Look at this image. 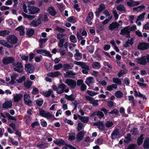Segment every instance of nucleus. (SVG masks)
I'll use <instances>...</instances> for the list:
<instances>
[{
    "label": "nucleus",
    "mask_w": 149,
    "mask_h": 149,
    "mask_svg": "<svg viewBox=\"0 0 149 149\" xmlns=\"http://www.w3.org/2000/svg\"><path fill=\"white\" fill-rule=\"evenodd\" d=\"M144 138L143 137V135L141 134L138 138L137 141V143L139 145H141L143 143Z\"/></svg>",
    "instance_id": "nucleus-45"
},
{
    "label": "nucleus",
    "mask_w": 149,
    "mask_h": 149,
    "mask_svg": "<svg viewBox=\"0 0 149 149\" xmlns=\"http://www.w3.org/2000/svg\"><path fill=\"white\" fill-rule=\"evenodd\" d=\"M22 15L24 18H27L29 20H31L32 19L35 18V16L34 15H28L24 13H22Z\"/></svg>",
    "instance_id": "nucleus-29"
},
{
    "label": "nucleus",
    "mask_w": 149,
    "mask_h": 149,
    "mask_svg": "<svg viewBox=\"0 0 149 149\" xmlns=\"http://www.w3.org/2000/svg\"><path fill=\"white\" fill-rule=\"evenodd\" d=\"M7 41L12 44H16L17 41V37L13 35H9L6 37Z\"/></svg>",
    "instance_id": "nucleus-3"
},
{
    "label": "nucleus",
    "mask_w": 149,
    "mask_h": 149,
    "mask_svg": "<svg viewBox=\"0 0 149 149\" xmlns=\"http://www.w3.org/2000/svg\"><path fill=\"white\" fill-rule=\"evenodd\" d=\"M25 70L28 73H32L34 70V66L30 63H27L25 65Z\"/></svg>",
    "instance_id": "nucleus-9"
},
{
    "label": "nucleus",
    "mask_w": 149,
    "mask_h": 149,
    "mask_svg": "<svg viewBox=\"0 0 149 149\" xmlns=\"http://www.w3.org/2000/svg\"><path fill=\"white\" fill-rule=\"evenodd\" d=\"M94 17V14L93 12H91L89 13L88 16L87 17L86 21H91Z\"/></svg>",
    "instance_id": "nucleus-37"
},
{
    "label": "nucleus",
    "mask_w": 149,
    "mask_h": 149,
    "mask_svg": "<svg viewBox=\"0 0 149 149\" xmlns=\"http://www.w3.org/2000/svg\"><path fill=\"white\" fill-rule=\"evenodd\" d=\"M47 12L52 16H54L57 13L55 8L51 6L49 7L47 9Z\"/></svg>",
    "instance_id": "nucleus-17"
},
{
    "label": "nucleus",
    "mask_w": 149,
    "mask_h": 149,
    "mask_svg": "<svg viewBox=\"0 0 149 149\" xmlns=\"http://www.w3.org/2000/svg\"><path fill=\"white\" fill-rule=\"evenodd\" d=\"M41 23V22L38 20L36 21L33 20V21L30 23V25L31 26L33 27H36L39 25Z\"/></svg>",
    "instance_id": "nucleus-27"
},
{
    "label": "nucleus",
    "mask_w": 149,
    "mask_h": 149,
    "mask_svg": "<svg viewBox=\"0 0 149 149\" xmlns=\"http://www.w3.org/2000/svg\"><path fill=\"white\" fill-rule=\"evenodd\" d=\"M67 21L72 23H75L77 21V19L74 16H72L68 17L67 19Z\"/></svg>",
    "instance_id": "nucleus-36"
},
{
    "label": "nucleus",
    "mask_w": 149,
    "mask_h": 149,
    "mask_svg": "<svg viewBox=\"0 0 149 149\" xmlns=\"http://www.w3.org/2000/svg\"><path fill=\"white\" fill-rule=\"evenodd\" d=\"M89 118L88 117L82 116L81 118V120L84 123H87L89 120Z\"/></svg>",
    "instance_id": "nucleus-47"
},
{
    "label": "nucleus",
    "mask_w": 149,
    "mask_h": 149,
    "mask_svg": "<svg viewBox=\"0 0 149 149\" xmlns=\"http://www.w3.org/2000/svg\"><path fill=\"white\" fill-rule=\"evenodd\" d=\"M118 24L117 22H112L110 24L109 26V29L112 31L115 29L118 28Z\"/></svg>",
    "instance_id": "nucleus-23"
},
{
    "label": "nucleus",
    "mask_w": 149,
    "mask_h": 149,
    "mask_svg": "<svg viewBox=\"0 0 149 149\" xmlns=\"http://www.w3.org/2000/svg\"><path fill=\"white\" fill-rule=\"evenodd\" d=\"M94 125L97 126L100 130H103L104 129V126L103 122L101 121H99L97 122L93 123Z\"/></svg>",
    "instance_id": "nucleus-12"
},
{
    "label": "nucleus",
    "mask_w": 149,
    "mask_h": 149,
    "mask_svg": "<svg viewBox=\"0 0 149 149\" xmlns=\"http://www.w3.org/2000/svg\"><path fill=\"white\" fill-rule=\"evenodd\" d=\"M65 83L67 84L72 89L74 88L77 85V82L74 80L70 79H67Z\"/></svg>",
    "instance_id": "nucleus-4"
},
{
    "label": "nucleus",
    "mask_w": 149,
    "mask_h": 149,
    "mask_svg": "<svg viewBox=\"0 0 149 149\" xmlns=\"http://www.w3.org/2000/svg\"><path fill=\"white\" fill-rule=\"evenodd\" d=\"M53 142L54 143L59 146L63 145L64 143V141L61 139H56Z\"/></svg>",
    "instance_id": "nucleus-32"
},
{
    "label": "nucleus",
    "mask_w": 149,
    "mask_h": 149,
    "mask_svg": "<svg viewBox=\"0 0 149 149\" xmlns=\"http://www.w3.org/2000/svg\"><path fill=\"white\" fill-rule=\"evenodd\" d=\"M94 82L93 78L92 77H89L86 79L85 81L86 83L88 86L93 84Z\"/></svg>",
    "instance_id": "nucleus-26"
},
{
    "label": "nucleus",
    "mask_w": 149,
    "mask_h": 149,
    "mask_svg": "<svg viewBox=\"0 0 149 149\" xmlns=\"http://www.w3.org/2000/svg\"><path fill=\"white\" fill-rule=\"evenodd\" d=\"M52 92L53 91H52L49 90L48 91L43 92V95L45 96L48 97L50 95Z\"/></svg>",
    "instance_id": "nucleus-53"
},
{
    "label": "nucleus",
    "mask_w": 149,
    "mask_h": 149,
    "mask_svg": "<svg viewBox=\"0 0 149 149\" xmlns=\"http://www.w3.org/2000/svg\"><path fill=\"white\" fill-rule=\"evenodd\" d=\"M23 8L24 12L30 14H34L38 13L40 10L39 8L33 6H29L27 9V7L25 4L23 5Z\"/></svg>",
    "instance_id": "nucleus-1"
},
{
    "label": "nucleus",
    "mask_w": 149,
    "mask_h": 149,
    "mask_svg": "<svg viewBox=\"0 0 149 149\" xmlns=\"http://www.w3.org/2000/svg\"><path fill=\"white\" fill-rule=\"evenodd\" d=\"M86 98L89 101L90 103L93 104L94 106L96 107L99 104L97 100H95L93 98L88 96H86Z\"/></svg>",
    "instance_id": "nucleus-7"
},
{
    "label": "nucleus",
    "mask_w": 149,
    "mask_h": 149,
    "mask_svg": "<svg viewBox=\"0 0 149 149\" xmlns=\"http://www.w3.org/2000/svg\"><path fill=\"white\" fill-rule=\"evenodd\" d=\"M131 31L130 27L127 26L121 30V34L126 37H128Z\"/></svg>",
    "instance_id": "nucleus-2"
},
{
    "label": "nucleus",
    "mask_w": 149,
    "mask_h": 149,
    "mask_svg": "<svg viewBox=\"0 0 149 149\" xmlns=\"http://www.w3.org/2000/svg\"><path fill=\"white\" fill-rule=\"evenodd\" d=\"M92 67L93 68L95 69H99L101 67L100 64L98 62L95 61L92 63Z\"/></svg>",
    "instance_id": "nucleus-28"
},
{
    "label": "nucleus",
    "mask_w": 149,
    "mask_h": 149,
    "mask_svg": "<svg viewBox=\"0 0 149 149\" xmlns=\"http://www.w3.org/2000/svg\"><path fill=\"white\" fill-rule=\"evenodd\" d=\"M74 64L79 65L83 69L89 70V66L86 65V63L83 62L74 61Z\"/></svg>",
    "instance_id": "nucleus-10"
},
{
    "label": "nucleus",
    "mask_w": 149,
    "mask_h": 149,
    "mask_svg": "<svg viewBox=\"0 0 149 149\" xmlns=\"http://www.w3.org/2000/svg\"><path fill=\"white\" fill-rule=\"evenodd\" d=\"M56 5L58 8L60 10L61 12L63 11L64 9V5L63 3H57L56 4Z\"/></svg>",
    "instance_id": "nucleus-41"
},
{
    "label": "nucleus",
    "mask_w": 149,
    "mask_h": 149,
    "mask_svg": "<svg viewBox=\"0 0 149 149\" xmlns=\"http://www.w3.org/2000/svg\"><path fill=\"white\" fill-rule=\"evenodd\" d=\"M32 84V82L30 80H28L24 83V86L26 88H30Z\"/></svg>",
    "instance_id": "nucleus-35"
},
{
    "label": "nucleus",
    "mask_w": 149,
    "mask_h": 149,
    "mask_svg": "<svg viewBox=\"0 0 149 149\" xmlns=\"http://www.w3.org/2000/svg\"><path fill=\"white\" fill-rule=\"evenodd\" d=\"M69 39L72 42L75 43L77 41L76 37L73 35H71L69 37Z\"/></svg>",
    "instance_id": "nucleus-52"
},
{
    "label": "nucleus",
    "mask_w": 149,
    "mask_h": 149,
    "mask_svg": "<svg viewBox=\"0 0 149 149\" xmlns=\"http://www.w3.org/2000/svg\"><path fill=\"white\" fill-rule=\"evenodd\" d=\"M24 100L25 103L27 105L30 106L31 104L32 101L30 99V96L27 93H25L24 95Z\"/></svg>",
    "instance_id": "nucleus-8"
},
{
    "label": "nucleus",
    "mask_w": 149,
    "mask_h": 149,
    "mask_svg": "<svg viewBox=\"0 0 149 149\" xmlns=\"http://www.w3.org/2000/svg\"><path fill=\"white\" fill-rule=\"evenodd\" d=\"M24 27L22 26L18 27L16 29V30H18L21 35H23L25 33Z\"/></svg>",
    "instance_id": "nucleus-34"
},
{
    "label": "nucleus",
    "mask_w": 149,
    "mask_h": 149,
    "mask_svg": "<svg viewBox=\"0 0 149 149\" xmlns=\"http://www.w3.org/2000/svg\"><path fill=\"white\" fill-rule=\"evenodd\" d=\"M143 148H144L148 149L149 148V139L146 138L143 143Z\"/></svg>",
    "instance_id": "nucleus-40"
},
{
    "label": "nucleus",
    "mask_w": 149,
    "mask_h": 149,
    "mask_svg": "<svg viewBox=\"0 0 149 149\" xmlns=\"http://www.w3.org/2000/svg\"><path fill=\"white\" fill-rule=\"evenodd\" d=\"M65 97L67 100L70 101H73L75 97L73 94L70 95H68L66 94L65 95Z\"/></svg>",
    "instance_id": "nucleus-43"
},
{
    "label": "nucleus",
    "mask_w": 149,
    "mask_h": 149,
    "mask_svg": "<svg viewBox=\"0 0 149 149\" xmlns=\"http://www.w3.org/2000/svg\"><path fill=\"white\" fill-rule=\"evenodd\" d=\"M84 127L83 124L81 123H78L77 126V129L78 131L81 130Z\"/></svg>",
    "instance_id": "nucleus-58"
},
{
    "label": "nucleus",
    "mask_w": 149,
    "mask_h": 149,
    "mask_svg": "<svg viewBox=\"0 0 149 149\" xmlns=\"http://www.w3.org/2000/svg\"><path fill=\"white\" fill-rule=\"evenodd\" d=\"M128 100L130 101V102L132 104V106H136V102L135 100L134 99V97L132 95H130L128 97Z\"/></svg>",
    "instance_id": "nucleus-31"
},
{
    "label": "nucleus",
    "mask_w": 149,
    "mask_h": 149,
    "mask_svg": "<svg viewBox=\"0 0 149 149\" xmlns=\"http://www.w3.org/2000/svg\"><path fill=\"white\" fill-rule=\"evenodd\" d=\"M127 4L130 7L134 6L139 5L140 4V3L139 1H134L130 0L129 1L127 2Z\"/></svg>",
    "instance_id": "nucleus-22"
},
{
    "label": "nucleus",
    "mask_w": 149,
    "mask_h": 149,
    "mask_svg": "<svg viewBox=\"0 0 149 149\" xmlns=\"http://www.w3.org/2000/svg\"><path fill=\"white\" fill-rule=\"evenodd\" d=\"M146 13L144 12L139 15L138 16L137 19V21H143L144 19V16L146 15Z\"/></svg>",
    "instance_id": "nucleus-42"
},
{
    "label": "nucleus",
    "mask_w": 149,
    "mask_h": 149,
    "mask_svg": "<svg viewBox=\"0 0 149 149\" xmlns=\"http://www.w3.org/2000/svg\"><path fill=\"white\" fill-rule=\"evenodd\" d=\"M103 14L106 17H108V19L111 18L110 19H111L112 17V15H110L108 11L107 10H105L103 12Z\"/></svg>",
    "instance_id": "nucleus-50"
},
{
    "label": "nucleus",
    "mask_w": 149,
    "mask_h": 149,
    "mask_svg": "<svg viewBox=\"0 0 149 149\" xmlns=\"http://www.w3.org/2000/svg\"><path fill=\"white\" fill-rule=\"evenodd\" d=\"M138 47H149V44L143 42H140Z\"/></svg>",
    "instance_id": "nucleus-59"
},
{
    "label": "nucleus",
    "mask_w": 149,
    "mask_h": 149,
    "mask_svg": "<svg viewBox=\"0 0 149 149\" xmlns=\"http://www.w3.org/2000/svg\"><path fill=\"white\" fill-rule=\"evenodd\" d=\"M12 105V102L11 101H6L2 104L3 108L6 109L11 108Z\"/></svg>",
    "instance_id": "nucleus-18"
},
{
    "label": "nucleus",
    "mask_w": 149,
    "mask_h": 149,
    "mask_svg": "<svg viewBox=\"0 0 149 149\" xmlns=\"http://www.w3.org/2000/svg\"><path fill=\"white\" fill-rule=\"evenodd\" d=\"M39 114L41 116L45 117L48 119H51L53 117L52 116L49 112L41 110L40 111Z\"/></svg>",
    "instance_id": "nucleus-6"
},
{
    "label": "nucleus",
    "mask_w": 149,
    "mask_h": 149,
    "mask_svg": "<svg viewBox=\"0 0 149 149\" xmlns=\"http://www.w3.org/2000/svg\"><path fill=\"white\" fill-rule=\"evenodd\" d=\"M34 31L32 29H28L26 31V35L27 36H31L34 33Z\"/></svg>",
    "instance_id": "nucleus-44"
},
{
    "label": "nucleus",
    "mask_w": 149,
    "mask_h": 149,
    "mask_svg": "<svg viewBox=\"0 0 149 149\" xmlns=\"http://www.w3.org/2000/svg\"><path fill=\"white\" fill-rule=\"evenodd\" d=\"M23 97V95L21 94H16L13 95V99L15 102L19 101Z\"/></svg>",
    "instance_id": "nucleus-21"
},
{
    "label": "nucleus",
    "mask_w": 149,
    "mask_h": 149,
    "mask_svg": "<svg viewBox=\"0 0 149 149\" xmlns=\"http://www.w3.org/2000/svg\"><path fill=\"white\" fill-rule=\"evenodd\" d=\"M38 19L41 22L42 21L45 22L48 20V17L46 14H44L43 15L41 14L39 15Z\"/></svg>",
    "instance_id": "nucleus-19"
},
{
    "label": "nucleus",
    "mask_w": 149,
    "mask_h": 149,
    "mask_svg": "<svg viewBox=\"0 0 149 149\" xmlns=\"http://www.w3.org/2000/svg\"><path fill=\"white\" fill-rule=\"evenodd\" d=\"M20 56L22 60L25 61L26 62H28L29 58L28 56L22 54H20Z\"/></svg>",
    "instance_id": "nucleus-56"
},
{
    "label": "nucleus",
    "mask_w": 149,
    "mask_h": 149,
    "mask_svg": "<svg viewBox=\"0 0 149 149\" xmlns=\"http://www.w3.org/2000/svg\"><path fill=\"white\" fill-rule=\"evenodd\" d=\"M87 93L91 96H95L98 94V93L92 91L87 90Z\"/></svg>",
    "instance_id": "nucleus-51"
},
{
    "label": "nucleus",
    "mask_w": 149,
    "mask_h": 149,
    "mask_svg": "<svg viewBox=\"0 0 149 149\" xmlns=\"http://www.w3.org/2000/svg\"><path fill=\"white\" fill-rule=\"evenodd\" d=\"M136 60L137 61V63H138L141 65H145L147 63L145 56L142 57L140 58H136Z\"/></svg>",
    "instance_id": "nucleus-16"
},
{
    "label": "nucleus",
    "mask_w": 149,
    "mask_h": 149,
    "mask_svg": "<svg viewBox=\"0 0 149 149\" xmlns=\"http://www.w3.org/2000/svg\"><path fill=\"white\" fill-rule=\"evenodd\" d=\"M131 134L128 133L127 134V136L125 137L124 141L126 142H127L130 141L131 139Z\"/></svg>",
    "instance_id": "nucleus-60"
},
{
    "label": "nucleus",
    "mask_w": 149,
    "mask_h": 149,
    "mask_svg": "<svg viewBox=\"0 0 149 149\" xmlns=\"http://www.w3.org/2000/svg\"><path fill=\"white\" fill-rule=\"evenodd\" d=\"M13 65L15 67L14 68L15 70L21 73L23 72V66L21 63L17 62L16 64L13 63Z\"/></svg>",
    "instance_id": "nucleus-5"
},
{
    "label": "nucleus",
    "mask_w": 149,
    "mask_h": 149,
    "mask_svg": "<svg viewBox=\"0 0 149 149\" xmlns=\"http://www.w3.org/2000/svg\"><path fill=\"white\" fill-rule=\"evenodd\" d=\"M113 82L118 85H121V81L120 79L117 78H114L113 79Z\"/></svg>",
    "instance_id": "nucleus-48"
},
{
    "label": "nucleus",
    "mask_w": 149,
    "mask_h": 149,
    "mask_svg": "<svg viewBox=\"0 0 149 149\" xmlns=\"http://www.w3.org/2000/svg\"><path fill=\"white\" fill-rule=\"evenodd\" d=\"M65 88V85L64 84H59L57 89V93L59 94L62 93L63 92Z\"/></svg>",
    "instance_id": "nucleus-15"
},
{
    "label": "nucleus",
    "mask_w": 149,
    "mask_h": 149,
    "mask_svg": "<svg viewBox=\"0 0 149 149\" xmlns=\"http://www.w3.org/2000/svg\"><path fill=\"white\" fill-rule=\"evenodd\" d=\"M117 87V86L116 84H112L107 86V90L109 91H112L113 89H116Z\"/></svg>",
    "instance_id": "nucleus-38"
},
{
    "label": "nucleus",
    "mask_w": 149,
    "mask_h": 149,
    "mask_svg": "<svg viewBox=\"0 0 149 149\" xmlns=\"http://www.w3.org/2000/svg\"><path fill=\"white\" fill-rule=\"evenodd\" d=\"M63 67L65 70H67L69 69H71L72 68H71L70 65L67 64H64Z\"/></svg>",
    "instance_id": "nucleus-64"
},
{
    "label": "nucleus",
    "mask_w": 149,
    "mask_h": 149,
    "mask_svg": "<svg viewBox=\"0 0 149 149\" xmlns=\"http://www.w3.org/2000/svg\"><path fill=\"white\" fill-rule=\"evenodd\" d=\"M69 139L70 141H73L75 139V135L74 133L69 134Z\"/></svg>",
    "instance_id": "nucleus-62"
},
{
    "label": "nucleus",
    "mask_w": 149,
    "mask_h": 149,
    "mask_svg": "<svg viewBox=\"0 0 149 149\" xmlns=\"http://www.w3.org/2000/svg\"><path fill=\"white\" fill-rule=\"evenodd\" d=\"M36 52L38 54H42L43 56H48L49 57L52 56L48 52L43 49H38L37 50Z\"/></svg>",
    "instance_id": "nucleus-11"
},
{
    "label": "nucleus",
    "mask_w": 149,
    "mask_h": 149,
    "mask_svg": "<svg viewBox=\"0 0 149 149\" xmlns=\"http://www.w3.org/2000/svg\"><path fill=\"white\" fill-rule=\"evenodd\" d=\"M116 8L120 11H125V9L123 5H119L117 6Z\"/></svg>",
    "instance_id": "nucleus-49"
},
{
    "label": "nucleus",
    "mask_w": 149,
    "mask_h": 149,
    "mask_svg": "<svg viewBox=\"0 0 149 149\" xmlns=\"http://www.w3.org/2000/svg\"><path fill=\"white\" fill-rule=\"evenodd\" d=\"M10 31L7 30L0 31V36L4 37L9 34Z\"/></svg>",
    "instance_id": "nucleus-39"
},
{
    "label": "nucleus",
    "mask_w": 149,
    "mask_h": 149,
    "mask_svg": "<svg viewBox=\"0 0 149 149\" xmlns=\"http://www.w3.org/2000/svg\"><path fill=\"white\" fill-rule=\"evenodd\" d=\"M115 96L118 98H121L123 95V94L120 91H116L114 93Z\"/></svg>",
    "instance_id": "nucleus-33"
},
{
    "label": "nucleus",
    "mask_w": 149,
    "mask_h": 149,
    "mask_svg": "<svg viewBox=\"0 0 149 149\" xmlns=\"http://www.w3.org/2000/svg\"><path fill=\"white\" fill-rule=\"evenodd\" d=\"M25 77L24 76H23L22 77L19 78V79H17L16 81L18 83H21L25 81Z\"/></svg>",
    "instance_id": "nucleus-63"
},
{
    "label": "nucleus",
    "mask_w": 149,
    "mask_h": 149,
    "mask_svg": "<svg viewBox=\"0 0 149 149\" xmlns=\"http://www.w3.org/2000/svg\"><path fill=\"white\" fill-rule=\"evenodd\" d=\"M43 100L42 99L40 98L36 100V103L39 106L42 105L43 104Z\"/></svg>",
    "instance_id": "nucleus-61"
},
{
    "label": "nucleus",
    "mask_w": 149,
    "mask_h": 149,
    "mask_svg": "<svg viewBox=\"0 0 149 149\" xmlns=\"http://www.w3.org/2000/svg\"><path fill=\"white\" fill-rule=\"evenodd\" d=\"M61 74L58 71H56L53 72H50L47 73L46 75L48 77H51L52 78H54L57 77Z\"/></svg>",
    "instance_id": "nucleus-20"
},
{
    "label": "nucleus",
    "mask_w": 149,
    "mask_h": 149,
    "mask_svg": "<svg viewBox=\"0 0 149 149\" xmlns=\"http://www.w3.org/2000/svg\"><path fill=\"white\" fill-rule=\"evenodd\" d=\"M113 125L112 121H107L105 123V126L107 127H111Z\"/></svg>",
    "instance_id": "nucleus-57"
},
{
    "label": "nucleus",
    "mask_w": 149,
    "mask_h": 149,
    "mask_svg": "<svg viewBox=\"0 0 149 149\" xmlns=\"http://www.w3.org/2000/svg\"><path fill=\"white\" fill-rule=\"evenodd\" d=\"M120 136V133L118 130L116 129L111 134L112 139H115L118 138Z\"/></svg>",
    "instance_id": "nucleus-14"
},
{
    "label": "nucleus",
    "mask_w": 149,
    "mask_h": 149,
    "mask_svg": "<svg viewBox=\"0 0 149 149\" xmlns=\"http://www.w3.org/2000/svg\"><path fill=\"white\" fill-rule=\"evenodd\" d=\"M145 7L143 6H139L138 7L134 8H133V10L134 11V10H137L138 11H139L141 10L142 9H143Z\"/></svg>",
    "instance_id": "nucleus-55"
},
{
    "label": "nucleus",
    "mask_w": 149,
    "mask_h": 149,
    "mask_svg": "<svg viewBox=\"0 0 149 149\" xmlns=\"http://www.w3.org/2000/svg\"><path fill=\"white\" fill-rule=\"evenodd\" d=\"M133 44V39L132 38H131L130 40H128L126 42L124 47H129L130 45H132Z\"/></svg>",
    "instance_id": "nucleus-46"
},
{
    "label": "nucleus",
    "mask_w": 149,
    "mask_h": 149,
    "mask_svg": "<svg viewBox=\"0 0 149 149\" xmlns=\"http://www.w3.org/2000/svg\"><path fill=\"white\" fill-rule=\"evenodd\" d=\"M14 60V59L12 57H6L3 58V62L4 64H7L13 63Z\"/></svg>",
    "instance_id": "nucleus-13"
},
{
    "label": "nucleus",
    "mask_w": 149,
    "mask_h": 149,
    "mask_svg": "<svg viewBox=\"0 0 149 149\" xmlns=\"http://www.w3.org/2000/svg\"><path fill=\"white\" fill-rule=\"evenodd\" d=\"M76 75V74L72 71H67L65 74L66 77H67L74 78L75 77Z\"/></svg>",
    "instance_id": "nucleus-24"
},
{
    "label": "nucleus",
    "mask_w": 149,
    "mask_h": 149,
    "mask_svg": "<svg viewBox=\"0 0 149 149\" xmlns=\"http://www.w3.org/2000/svg\"><path fill=\"white\" fill-rule=\"evenodd\" d=\"M84 134V132L83 131L79 132L76 137L77 141H80L82 140Z\"/></svg>",
    "instance_id": "nucleus-25"
},
{
    "label": "nucleus",
    "mask_w": 149,
    "mask_h": 149,
    "mask_svg": "<svg viewBox=\"0 0 149 149\" xmlns=\"http://www.w3.org/2000/svg\"><path fill=\"white\" fill-rule=\"evenodd\" d=\"M76 54L74 56L76 60H80L82 58V55L79 52V51L77 49L75 50Z\"/></svg>",
    "instance_id": "nucleus-30"
},
{
    "label": "nucleus",
    "mask_w": 149,
    "mask_h": 149,
    "mask_svg": "<svg viewBox=\"0 0 149 149\" xmlns=\"http://www.w3.org/2000/svg\"><path fill=\"white\" fill-rule=\"evenodd\" d=\"M63 67V65L61 63H59L54 66V68L56 70L60 69Z\"/></svg>",
    "instance_id": "nucleus-54"
}]
</instances>
